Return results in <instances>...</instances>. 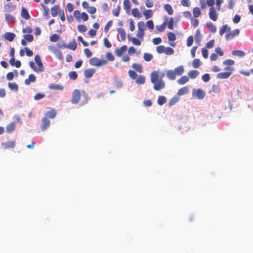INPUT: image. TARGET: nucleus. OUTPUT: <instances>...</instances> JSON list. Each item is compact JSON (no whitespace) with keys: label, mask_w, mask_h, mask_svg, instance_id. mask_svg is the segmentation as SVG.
<instances>
[{"label":"nucleus","mask_w":253,"mask_h":253,"mask_svg":"<svg viewBox=\"0 0 253 253\" xmlns=\"http://www.w3.org/2000/svg\"><path fill=\"white\" fill-rule=\"evenodd\" d=\"M184 72L183 65H180L173 70H169L166 72V76L170 80H175L176 76H181Z\"/></svg>","instance_id":"nucleus-1"},{"label":"nucleus","mask_w":253,"mask_h":253,"mask_svg":"<svg viewBox=\"0 0 253 253\" xmlns=\"http://www.w3.org/2000/svg\"><path fill=\"white\" fill-rule=\"evenodd\" d=\"M35 61L37 66L35 65L33 61H30L29 62L30 67L36 73H41L43 72L44 67L39 55L37 54L35 56Z\"/></svg>","instance_id":"nucleus-2"},{"label":"nucleus","mask_w":253,"mask_h":253,"mask_svg":"<svg viewBox=\"0 0 253 253\" xmlns=\"http://www.w3.org/2000/svg\"><path fill=\"white\" fill-rule=\"evenodd\" d=\"M89 63L92 66L99 67L106 64L107 62L104 59L100 60L98 58L93 57L89 59Z\"/></svg>","instance_id":"nucleus-3"},{"label":"nucleus","mask_w":253,"mask_h":253,"mask_svg":"<svg viewBox=\"0 0 253 253\" xmlns=\"http://www.w3.org/2000/svg\"><path fill=\"white\" fill-rule=\"evenodd\" d=\"M206 95V92L202 89H194L192 90V96L198 99H203Z\"/></svg>","instance_id":"nucleus-4"},{"label":"nucleus","mask_w":253,"mask_h":253,"mask_svg":"<svg viewBox=\"0 0 253 253\" xmlns=\"http://www.w3.org/2000/svg\"><path fill=\"white\" fill-rule=\"evenodd\" d=\"M48 49L51 52L53 53L59 60H62L63 59V55L61 51L58 50L56 47L53 45H50L48 46Z\"/></svg>","instance_id":"nucleus-5"},{"label":"nucleus","mask_w":253,"mask_h":253,"mask_svg":"<svg viewBox=\"0 0 253 253\" xmlns=\"http://www.w3.org/2000/svg\"><path fill=\"white\" fill-rule=\"evenodd\" d=\"M209 16L210 19L213 21H217L218 14L214 7H210L209 9Z\"/></svg>","instance_id":"nucleus-6"},{"label":"nucleus","mask_w":253,"mask_h":253,"mask_svg":"<svg viewBox=\"0 0 253 253\" xmlns=\"http://www.w3.org/2000/svg\"><path fill=\"white\" fill-rule=\"evenodd\" d=\"M81 98V91L79 89H75L72 93L71 102L73 104H77Z\"/></svg>","instance_id":"nucleus-7"},{"label":"nucleus","mask_w":253,"mask_h":253,"mask_svg":"<svg viewBox=\"0 0 253 253\" xmlns=\"http://www.w3.org/2000/svg\"><path fill=\"white\" fill-rule=\"evenodd\" d=\"M153 84H154V89L155 90H160L165 87V83L161 79H160L159 81Z\"/></svg>","instance_id":"nucleus-8"},{"label":"nucleus","mask_w":253,"mask_h":253,"mask_svg":"<svg viewBox=\"0 0 253 253\" xmlns=\"http://www.w3.org/2000/svg\"><path fill=\"white\" fill-rule=\"evenodd\" d=\"M240 30L238 29L234 30L232 31L228 32V33L225 34V38L226 40H230L234 38L239 35Z\"/></svg>","instance_id":"nucleus-9"},{"label":"nucleus","mask_w":253,"mask_h":253,"mask_svg":"<svg viewBox=\"0 0 253 253\" xmlns=\"http://www.w3.org/2000/svg\"><path fill=\"white\" fill-rule=\"evenodd\" d=\"M50 124V121L46 118L44 117L42 120L41 129L42 130H45L49 126Z\"/></svg>","instance_id":"nucleus-10"},{"label":"nucleus","mask_w":253,"mask_h":253,"mask_svg":"<svg viewBox=\"0 0 253 253\" xmlns=\"http://www.w3.org/2000/svg\"><path fill=\"white\" fill-rule=\"evenodd\" d=\"M127 49V46L126 45H124L121 47L116 49L115 50V53L116 56L121 57L122 54L126 51Z\"/></svg>","instance_id":"nucleus-11"},{"label":"nucleus","mask_w":253,"mask_h":253,"mask_svg":"<svg viewBox=\"0 0 253 253\" xmlns=\"http://www.w3.org/2000/svg\"><path fill=\"white\" fill-rule=\"evenodd\" d=\"M151 77V82L152 83H155L159 81L160 80V76L159 75V72L158 71H153L151 73L150 75Z\"/></svg>","instance_id":"nucleus-12"},{"label":"nucleus","mask_w":253,"mask_h":253,"mask_svg":"<svg viewBox=\"0 0 253 253\" xmlns=\"http://www.w3.org/2000/svg\"><path fill=\"white\" fill-rule=\"evenodd\" d=\"M231 75L230 72H221L218 73L216 77L219 79H227Z\"/></svg>","instance_id":"nucleus-13"},{"label":"nucleus","mask_w":253,"mask_h":253,"mask_svg":"<svg viewBox=\"0 0 253 253\" xmlns=\"http://www.w3.org/2000/svg\"><path fill=\"white\" fill-rule=\"evenodd\" d=\"M95 70L94 69L90 68L84 70V75L86 78H90L95 73Z\"/></svg>","instance_id":"nucleus-14"},{"label":"nucleus","mask_w":253,"mask_h":253,"mask_svg":"<svg viewBox=\"0 0 253 253\" xmlns=\"http://www.w3.org/2000/svg\"><path fill=\"white\" fill-rule=\"evenodd\" d=\"M36 80V76L34 74H31L29 76L28 78L25 80L24 83L26 85H29L31 83L35 82Z\"/></svg>","instance_id":"nucleus-15"},{"label":"nucleus","mask_w":253,"mask_h":253,"mask_svg":"<svg viewBox=\"0 0 253 253\" xmlns=\"http://www.w3.org/2000/svg\"><path fill=\"white\" fill-rule=\"evenodd\" d=\"M230 30V28L227 25H224L219 29V35L220 36H222L225 32L228 33Z\"/></svg>","instance_id":"nucleus-16"},{"label":"nucleus","mask_w":253,"mask_h":253,"mask_svg":"<svg viewBox=\"0 0 253 253\" xmlns=\"http://www.w3.org/2000/svg\"><path fill=\"white\" fill-rule=\"evenodd\" d=\"M189 81V77L186 76H182L177 81L178 84L183 85Z\"/></svg>","instance_id":"nucleus-17"},{"label":"nucleus","mask_w":253,"mask_h":253,"mask_svg":"<svg viewBox=\"0 0 253 253\" xmlns=\"http://www.w3.org/2000/svg\"><path fill=\"white\" fill-rule=\"evenodd\" d=\"M189 91V89L187 86H184L181 88H180L177 93V95L179 96L183 95L184 94H187Z\"/></svg>","instance_id":"nucleus-18"},{"label":"nucleus","mask_w":253,"mask_h":253,"mask_svg":"<svg viewBox=\"0 0 253 253\" xmlns=\"http://www.w3.org/2000/svg\"><path fill=\"white\" fill-rule=\"evenodd\" d=\"M199 75V72L195 70H191L188 73V77L192 79H195Z\"/></svg>","instance_id":"nucleus-19"},{"label":"nucleus","mask_w":253,"mask_h":253,"mask_svg":"<svg viewBox=\"0 0 253 253\" xmlns=\"http://www.w3.org/2000/svg\"><path fill=\"white\" fill-rule=\"evenodd\" d=\"M206 27L211 32L215 33L216 31V27L211 22H209L206 23Z\"/></svg>","instance_id":"nucleus-20"},{"label":"nucleus","mask_w":253,"mask_h":253,"mask_svg":"<svg viewBox=\"0 0 253 253\" xmlns=\"http://www.w3.org/2000/svg\"><path fill=\"white\" fill-rule=\"evenodd\" d=\"M179 100V97L177 95H175L173 97H172L169 102V105L170 107L176 103H177Z\"/></svg>","instance_id":"nucleus-21"},{"label":"nucleus","mask_w":253,"mask_h":253,"mask_svg":"<svg viewBox=\"0 0 253 253\" xmlns=\"http://www.w3.org/2000/svg\"><path fill=\"white\" fill-rule=\"evenodd\" d=\"M21 15L23 18H24L26 20H28V19H30V16L28 11H27L26 8L24 7H22Z\"/></svg>","instance_id":"nucleus-22"},{"label":"nucleus","mask_w":253,"mask_h":253,"mask_svg":"<svg viewBox=\"0 0 253 253\" xmlns=\"http://www.w3.org/2000/svg\"><path fill=\"white\" fill-rule=\"evenodd\" d=\"M117 31L120 35L122 41H125L126 39V33L125 30L122 28H119L117 29Z\"/></svg>","instance_id":"nucleus-23"},{"label":"nucleus","mask_w":253,"mask_h":253,"mask_svg":"<svg viewBox=\"0 0 253 253\" xmlns=\"http://www.w3.org/2000/svg\"><path fill=\"white\" fill-rule=\"evenodd\" d=\"M195 42L200 45V43L202 40V37L201 36L200 31L199 29L196 30V34L195 35Z\"/></svg>","instance_id":"nucleus-24"},{"label":"nucleus","mask_w":253,"mask_h":253,"mask_svg":"<svg viewBox=\"0 0 253 253\" xmlns=\"http://www.w3.org/2000/svg\"><path fill=\"white\" fill-rule=\"evenodd\" d=\"M4 37L7 41L12 42L15 37V35L14 33L7 32L5 34Z\"/></svg>","instance_id":"nucleus-25"},{"label":"nucleus","mask_w":253,"mask_h":253,"mask_svg":"<svg viewBox=\"0 0 253 253\" xmlns=\"http://www.w3.org/2000/svg\"><path fill=\"white\" fill-rule=\"evenodd\" d=\"M51 14L53 17H55L57 15L59 11V6L58 5H55L53 6L51 9Z\"/></svg>","instance_id":"nucleus-26"},{"label":"nucleus","mask_w":253,"mask_h":253,"mask_svg":"<svg viewBox=\"0 0 253 253\" xmlns=\"http://www.w3.org/2000/svg\"><path fill=\"white\" fill-rule=\"evenodd\" d=\"M77 43L74 40L68 45H66V48H69L71 50H75L77 48Z\"/></svg>","instance_id":"nucleus-27"},{"label":"nucleus","mask_w":253,"mask_h":253,"mask_svg":"<svg viewBox=\"0 0 253 253\" xmlns=\"http://www.w3.org/2000/svg\"><path fill=\"white\" fill-rule=\"evenodd\" d=\"M164 9L167 11L169 15H172L173 10L172 6L169 4H166L164 6Z\"/></svg>","instance_id":"nucleus-28"},{"label":"nucleus","mask_w":253,"mask_h":253,"mask_svg":"<svg viewBox=\"0 0 253 253\" xmlns=\"http://www.w3.org/2000/svg\"><path fill=\"white\" fill-rule=\"evenodd\" d=\"M4 8L6 11L10 12L14 10L15 7L11 3L9 2L4 5Z\"/></svg>","instance_id":"nucleus-29"},{"label":"nucleus","mask_w":253,"mask_h":253,"mask_svg":"<svg viewBox=\"0 0 253 253\" xmlns=\"http://www.w3.org/2000/svg\"><path fill=\"white\" fill-rule=\"evenodd\" d=\"M15 128V123L14 122H12L8 124L6 127V131L8 133H11L12 132Z\"/></svg>","instance_id":"nucleus-30"},{"label":"nucleus","mask_w":253,"mask_h":253,"mask_svg":"<svg viewBox=\"0 0 253 253\" xmlns=\"http://www.w3.org/2000/svg\"><path fill=\"white\" fill-rule=\"evenodd\" d=\"M146 19L151 18L153 16V11L150 9L145 10L143 12Z\"/></svg>","instance_id":"nucleus-31"},{"label":"nucleus","mask_w":253,"mask_h":253,"mask_svg":"<svg viewBox=\"0 0 253 253\" xmlns=\"http://www.w3.org/2000/svg\"><path fill=\"white\" fill-rule=\"evenodd\" d=\"M201 12L199 7H194L193 9V14L195 18H197L201 15Z\"/></svg>","instance_id":"nucleus-32"},{"label":"nucleus","mask_w":253,"mask_h":253,"mask_svg":"<svg viewBox=\"0 0 253 253\" xmlns=\"http://www.w3.org/2000/svg\"><path fill=\"white\" fill-rule=\"evenodd\" d=\"M131 13L132 15L137 18H141L142 17L141 14L139 12L138 8H135L132 9Z\"/></svg>","instance_id":"nucleus-33"},{"label":"nucleus","mask_w":253,"mask_h":253,"mask_svg":"<svg viewBox=\"0 0 253 253\" xmlns=\"http://www.w3.org/2000/svg\"><path fill=\"white\" fill-rule=\"evenodd\" d=\"M45 115L49 118L53 119L56 117V112L54 110H51L47 111Z\"/></svg>","instance_id":"nucleus-34"},{"label":"nucleus","mask_w":253,"mask_h":253,"mask_svg":"<svg viewBox=\"0 0 253 253\" xmlns=\"http://www.w3.org/2000/svg\"><path fill=\"white\" fill-rule=\"evenodd\" d=\"M132 67L139 73H142L143 72L142 67L140 64L133 63L132 65Z\"/></svg>","instance_id":"nucleus-35"},{"label":"nucleus","mask_w":253,"mask_h":253,"mask_svg":"<svg viewBox=\"0 0 253 253\" xmlns=\"http://www.w3.org/2000/svg\"><path fill=\"white\" fill-rule=\"evenodd\" d=\"M124 7L126 12H129L130 9V4L129 0H124Z\"/></svg>","instance_id":"nucleus-36"},{"label":"nucleus","mask_w":253,"mask_h":253,"mask_svg":"<svg viewBox=\"0 0 253 253\" xmlns=\"http://www.w3.org/2000/svg\"><path fill=\"white\" fill-rule=\"evenodd\" d=\"M128 39L129 41L132 42V43L135 45H140L141 43V41L136 38H130L129 36H128Z\"/></svg>","instance_id":"nucleus-37"},{"label":"nucleus","mask_w":253,"mask_h":253,"mask_svg":"<svg viewBox=\"0 0 253 253\" xmlns=\"http://www.w3.org/2000/svg\"><path fill=\"white\" fill-rule=\"evenodd\" d=\"M135 82L137 84H144L145 82V78L143 76L140 75L137 77Z\"/></svg>","instance_id":"nucleus-38"},{"label":"nucleus","mask_w":253,"mask_h":253,"mask_svg":"<svg viewBox=\"0 0 253 253\" xmlns=\"http://www.w3.org/2000/svg\"><path fill=\"white\" fill-rule=\"evenodd\" d=\"M232 54L234 56L243 57L245 55V52L241 50H234Z\"/></svg>","instance_id":"nucleus-39"},{"label":"nucleus","mask_w":253,"mask_h":253,"mask_svg":"<svg viewBox=\"0 0 253 253\" xmlns=\"http://www.w3.org/2000/svg\"><path fill=\"white\" fill-rule=\"evenodd\" d=\"M167 102V99L166 97L164 96H160L158 97L157 103L160 105H163Z\"/></svg>","instance_id":"nucleus-40"},{"label":"nucleus","mask_w":253,"mask_h":253,"mask_svg":"<svg viewBox=\"0 0 253 253\" xmlns=\"http://www.w3.org/2000/svg\"><path fill=\"white\" fill-rule=\"evenodd\" d=\"M49 88L53 89L62 90L63 89V86L59 84H51L49 85Z\"/></svg>","instance_id":"nucleus-41"},{"label":"nucleus","mask_w":253,"mask_h":253,"mask_svg":"<svg viewBox=\"0 0 253 253\" xmlns=\"http://www.w3.org/2000/svg\"><path fill=\"white\" fill-rule=\"evenodd\" d=\"M8 86L12 90L17 91L18 89V85L15 83H9L8 84Z\"/></svg>","instance_id":"nucleus-42"},{"label":"nucleus","mask_w":253,"mask_h":253,"mask_svg":"<svg viewBox=\"0 0 253 253\" xmlns=\"http://www.w3.org/2000/svg\"><path fill=\"white\" fill-rule=\"evenodd\" d=\"M201 65V62L200 59L196 58L192 61V66L194 68H198Z\"/></svg>","instance_id":"nucleus-43"},{"label":"nucleus","mask_w":253,"mask_h":253,"mask_svg":"<svg viewBox=\"0 0 253 253\" xmlns=\"http://www.w3.org/2000/svg\"><path fill=\"white\" fill-rule=\"evenodd\" d=\"M2 145L5 148H14L15 144L14 142H7L4 143H2Z\"/></svg>","instance_id":"nucleus-44"},{"label":"nucleus","mask_w":253,"mask_h":253,"mask_svg":"<svg viewBox=\"0 0 253 253\" xmlns=\"http://www.w3.org/2000/svg\"><path fill=\"white\" fill-rule=\"evenodd\" d=\"M153 57V56L152 54H151V53H145L144 54V60L147 62L151 61Z\"/></svg>","instance_id":"nucleus-45"},{"label":"nucleus","mask_w":253,"mask_h":253,"mask_svg":"<svg viewBox=\"0 0 253 253\" xmlns=\"http://www.w3.org/2000/svg\"><path fill=\"white\" fill-rule=\"evenodd\" d=\"M166 25L167 23L165 22L162 25H157L156 29L159 32H163L166 28Z\"/></svg>","instance_id":"nucleus-46"},{"label":"nucleus","mask_w":253,"mask_h":253,"mask_svg":"<svg viewBox=\"0 0 253 253\" xmlns=\"http://www.w3.org/2000/svg\"><path fill=\"white\" fill-rule=\"evenodd\" d=\"M138 26V30H141V31H145L146 29V25L144 22L143 21H140L137 24Z\"/></svg>","instance_id":"nucleus-47"},{"label":"nucleus","mask_w":253,"mask_h":253,"mask_svg":"<svg viewBox=\"0 0 253 253\" xmlns=\"http://www.w3.org/2000/svg\"><path fill=\"white\" fill-rule=\"evenodd\" d=\"M69 77L71 80H75L78 77V74L75 71H71L69 73Z\"/></svg>","instance_id":"nucleus-48"},{"label":"nucleus","mask_w":253,"mask_h":253,"mask_svg":"<svg viewBox=\"0 0 253 253\" xmlns=\"http://www.w3.org/2000/svg\"><path fill=\"white\" fill-rule=\"evenodd\" d=\"M168 38L169 41H174L176 40V36L174 33L169 32L168 33Z\"/></svg>","instance_id":"nucleus-49"},{"label":"nucleus","mask_w":253,"mask_h":253,"mask_svg":"<svg viewBox=\"0 0 253 253\" xmlns=\"http://www.w3.org/2000/svg\"><path fill=\"white\" fill-rule=\"evenodd\" d=\"M165 53L168 55H172L174 53V50L170 47H166Z\"/></svg>","instance_id":"nucleus-50"},{"label":"nucleus","mask_w":253,"mask_h":253,"mask_svg":"<svg viewBox=\"0 0 253 253\" xmlns=\"http://www.w3.org/2000/svg\"><path fill=\"white\" fill-rule=\"evenodd\" d=\"M59 39L60 36L56 34H54L50 37V41L52 42H56L59 40Z\"/></svg>","instance_id":"nucleus-51"},{"label":"nucleus","mask_w":253,"mask_h":253,"mask_svg":"<svg viewBox=\"0 0 253 253\" xmlns=\"http://www.w3.org/2000/svg\"><path fill=\"white\" fill-rule=\"evenodd\" d=\"M166 47L163 45H160L156 47V51L158 53H165Z\"/></svg>","instance_id":"nucleus-52"},{"label":"nucleus","mask_w":253,"mask_h":253,"mask_svg":"<svg viewBox=\"0 0 253 253\" xmlns=\"http://www.w3.org/2000/svg\"><path fill=\"white\" fill-rule=\"evenodd\" d=\"M5 20L7 22H13L15 21L14 17L11 14H6L5 15Z\"/></svg>","instance_id":"nucleus-53"},{"label":"nucleus","mask_w":253,"mask_h":253,"mask_svg":"<svg viewBox=\"0 0 253 253\" xmlns=\"http://www.w3.org/2000/svg\"><path fill=\"white\" fill-rule=\"evenodd\" d=\"M235 63V61L232 59L225 60L223 62V64L226 66L233 65Z\"/></svg>","instance_id":"nucleus-54"},{"label":"nucleus","mask_w":253,"mask_h":253,"mask_svg":"<svg viewBox=\"0 0 253 253\" xmlns=\"http://www.w3.org/2000/svg\"><path fill=\"white\" fill-rule=\"evenodd\" d=\"M128 75L132 79H135L137 77L136 73L133 70H129L128 71Z\"/></svg>","instance_id":"nucleus-55"},{"label":"nucleus","mask_w":253,"mask_h":253,"mask_svg":"<svg viewBox=\"0 0 253 253\" xmlns=\"http://www.w3.org/2000/svg\"><path fill=\"white\" fill-rule=\"evenodd\" d=\"M173 22H174L173 18L172 17L170 18V19L168 23V27L170 30H173Z\"/></svg>","instance_id":"nucleus-56"},{"label":"nucleus","mask_w":253,"mask_h":253,"mask_svg":"<svg viewBox=\"0 0 253 253\" xmlns=\"http://www.w3.org/2000/svg\"><path fill=\"white\" fill-rule=\"evenodd\" d=\"M193 42V37L192 36H190L187 39V46L188 47L191 46Z\"/></svg>","instance_id":"nucleus-57"},{"label":"nucleus","mask_w":253,"mask_h":253,"mask_svg":"<svg viewBox=\"0 0 253 253\" xmlns=\"http://www.w3.org/2000/svg\"><path fill=\"white\" fill-rule=\"evenodd\" d=\"M45 95L43 93H38L34 96V99L35 100H39L44 97Z\"/></svg>","instance_id":"nucleus-58"},{"label":"nucleus","mask_w":253,"mask_h":253,"mask_svg":"<svg viewBox=\"0 0 253 253\" xmlns=\"http://www.w3.org/2000/svg\"><path fill=\"white\" fill-rule=\"evenodd\" d=\"M106 57L109 61H113L115 59V57L111 52H107L106 54Z\"/></svg>","instance_id":"nucleus-59"},{"label":"nucleus","mask_w":253,"mask_h":253,"mask_svg":"<svg viewBox=\"0 0 253 253\" xmlns=\"http://www.w3.org/2000/svg\"><path fill=\"white\" fill-rule=\"evenodd\" d=\"M202 80L205 82H208L210 80V76L209 74L206 73L202 76Z\"/></svg>","instance_id":"nucleus-60"},{"label":"nucleus","mask_w":253,"mask_h":253,"mask_svg":"<svg viewBox=\"0 0 253 253\" xmlns=\"http://www.w3.org/2000/svg\"><path fill=\"white\" fill-rule=\"evenodd\" d=\"M24 38L26 41L29 42H32L34 39V37L32 35H25Z\"/></svg>","instance_id":"nucleus-61"},{"label":"nucleus","mask_w":253,"mask_h":253,"mask_svg":"<svg viewBox=\"0 0 253 253\" xmlns=\"http://www.w3.org/2000/svg\"><path fill=\"white\" fill-rule=\"evenodd\" d=\"M214 44V40H211L206 43V46L208 48H211L213 47Z\"/></svg>","instance_id":"nucleus-62"},{"label":"nucleus","mask_w":253,"mask_h":253,"mask_svg":"<svg viewBox=\"0 0 253 253\" xmlns=\"http://www.w3.org/2000/svg\"><path fill=\"white\" fill-rule=\"evenodd\" d=\"M120 10V6H118L117 8H115L112 11L113 14L115 16H119Z\"/></svg>","instance_id":"nucleus-63"},{"label":"nucleus","mask_w":253,"mask_h":253,"mask_svg":"<svg viewBox=\"0 0 253 253\" xmlns=\"http://www.w3.org/2000/svg\"><path fill=\"white\" fill-rule=\"evenodd\" d=\"M153 43L155 45H158L162 42V39L161 38H155L152 40Z\"/></svg>","instance_id":"nucleus-64"}]
</instances>
